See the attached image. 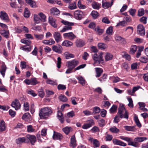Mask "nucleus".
Listing matches in <instances>:
<instances>
[{"instance_id": "1", "label": "nucleus", "mask_w": 148, "mask_h": 148, "mask_svg": "<svg viewBox=\"0 0 148 148\" xmlns=\"http://www.w3.org/2000/svg\"><path fill=\"white\" fill-rule=\"evenodd\" d=\"M122 119L124 118L126 119L128 118V113L125 110L123 105L119 106L118 109L117 115L114 118V122L116 123H118L119 121V118Z\"/></svg>"}, {"instance_id": "2", "label": "nucleus", "mask_w": 148, "mask_h": 148, "mask_svg": "<svg viewBox=\"0 0 148 148\" xmlns=\"http://www.w3.org/2000/svg\"><path fill=\"white\" fill-rule=\"evenodd\" d=\"M51 108L46 107L41 108L39 112V115L41 119H46L52 113Z\"/></svg>"}, {"instance_id": "3", "label": "nucleus", "mask_w": 148, "mask_h": 148, "mask_svg": "<svg viewBox=\"0 0 148 148\" xmlns=\"http://www.w3.org/2000/svg\"><path fill=\"white\" fill-rule=\"evenodd\" d=\"M61 23L66 25L60 31V32L61 33L64 32L68 30H71L72 27L71 26L73 25H74V23H73L69 22L64 20L61 21Z\"/></svg>"}, {"instance_id": "4", "label": "nucleus", "mask_w": 148, "mask_h": 148, "mask_svg": "<svg viewBox=\"0 0 148 148\" xmlns=\"http://www.w3.org/2000/svg\"><path fill=\"white\" fill-rule=\"evenodd\" d=\"M137 29V33L138 34L142 36H144L145 35V27L143 25L139 24L138 25Z\"/></svg>"}, {"instance_id": "5", "label": "nucleus", "mask_w": 148, "mask_h": 148, "mask_svg": "<svg viewBox=\"0 0 148 148\" xmlns=\"http://www.w3.org/2000/svg\"><path fill=\"white\" fill-rule=\"evenodd\" d=\"M120 138L123 140L127 142L128 143V145H129L132 146H136V143L135 142H133V140L131 138L123 136H121L120 137Z\"/></svg>"}, {"instance_id": "6", "label": "nucleus", "mask_w": 148, "mask_h": 148, "mask_svg": "<svg viewBox=\"0 0 148 148\" xmlns=\"http://www.w3.org/2000/svg\"><path fill=\"white\" fill-rule=\"evenodd\" d=\"M79 61L74 59L72 61L67 62L66 63V65L67 67L70 66L74 69L79 64Z\"/></svg>"}, {"instance_id": "7", "label": "nucleus", "mask_w": 148, "mask_h": 148, "mask_svg": "<svg viewBox=\"0 0 148 148\" xmlns=\"http://www.w3.org/2000/svg\"><path fill=\"white\" fill-rule=\"evenodd\" d=\"M0 17L1 20L6 22H8L10 20L8 14L4 11H1Z\"/></svg>"}, {"instance_id": "8", "label": "nucleus", "mask_w": 148, "mask_h": 148, "mask_svg": "<svg viewBox=\"0 0 148 148\" xmlns=\"http://www.w3.org/2000/svg\"><path fill=\"white\" fill-rule=\"evenodd\" d=\"M11 106L12 107L14 108L16 110L19 109L21 107V104L19 101L17 99H15L12 102Z\"/></svg>"}, {"instance_id": "9", "label": "nucleus", "mask_w": 148, "mask_h": 148, "mask_svg": "<svg viewBox=\"0 0 148 148\" xmlns=\"http://www.w3.org/2000/svg\"><path fill=\"white\" fill-rule=\"evenodd\" d=\"M26 137L27 140H29L31 144L32 145H34L36 141V137L34 135L29 134L27 135Z\"/></svg>"}, {"instance_id": "10", "label": "nucleus", "mask_w": 148, "mask_h": 148, "mask_svg": "<svg viewBox=\"0 0 148 148\" xmlns=\"http://www.w3.org/2000/svg\"><path fill=\"white\" fill-rule=\"evenodd\" d=\"M147 139V138L146 137H137L134 139V141L136 143V146H134V147H138V143L142 142Z\"/></svg>"}, {"instance_id": "11", "label": "nucleus", "mask_w": 148, "mask_h": 148, "mask_svg": "<svg viewBox=\"0 0 148 148\" xmlns=\"http://www.w3.org/2000/svg\"><path fill=\"white\" fill-rule=\"evenodd\" d=\"M84 15L83 13L80 10L75 11L74 12L75 18L78 20L81 19Z\"/></svg>"}, {"instance_id": "12", "label": "nucleus", "mask_w": 148, "mask_h": 148, "mask_svg": "<svg viewBox=\"0 0 148 148\" xmlns=\"http://www.w3.org/2000/svg\"><path fill=\"white\" fill-rule=\"evenodd\" d=\"M63 36L71 40H73L76 37V36L72 32L64 33L63 34Z\"/></svg>"}, {"instance_id": "13", "label": "nucleus", "mask_w": 148, "mask_h": 148, "mask_svg": "<svg viewBox=\"0 0 148 148\" xmlns=\"http://www.w3.org/2000/svg\"><path fill=\"white\" fill-rule=\"evenodd\" d=\"M56 20L52 17H49V22L50 24L54 28H56L57 27V24L56 23Z\"/></svg>"}, {"instance_id": "14", "label": "nucleus", "mask_w": 148, "mask_h": 148, "mask_svg": "<svg viewBox=\"0 0 148 148\" xmlns=\"http://www.w3.org/2000/svg\"><path fill=\"white\" fill-rule=\"evenodd\" d=\"M16 142L17 144H19L23 143H28L29 141L26 138L23 137L19 138L16 139Z\"/></svg>"}, {"instance_id": "15", "label": "nucleus", "mask_w": 148, "mask_h": 148, "mask_svg": "<svg viewBox=\"0 0 148 148\" xmlns=\"http://www.w3.org/2000/svg\"><path fill=\"white\" fill-rule=\"evenodd\" d=\"M53 36L57 42H58L61 41L62 37L59 32H56L54 33Z\"/></svg>"}, {"instance_id": "16", "label": "nucleus", "mask_w": 148, "mask_h": 148, "mask_svg": "<svg viewBox=\"0 0 148 148\" xmlns=\"http://www.w3.org/2000/svg\"><path fill=\"white\" fill-rule=\"evenodd\" d=\"M62 135L60 133L54 131L53 138L54 140H60L63 138Z\"/></svg>"}, {"instance_id": "17", "label": "nucleus", "mask_w": 148, "mask_h": 148, "mask_svg": "<svg viewBox=\"0 0 148 148\" xmlns=\"http://www.w3.org/2000/svg\"><path fill=\"white\" fill-rule=\"evenodd\" d=\"M113 144L114 145H118L123 146H125L127 144L126 143L116 139H114L112 140Z\"/></svg>"}, {"instance_id": "18", "label": "nucleus", "mask_w": 148, "mask_h": 148, "mask_svg": "<svg viewBox=\"0 0 148 148\" xmlns=\"http://www.w3.org/2000/svg\"><path fill=\"white\" fill-rule=\"evenodd\" d=\"M52 49L53 51L58 53H61L62 52V48L60 45L58 46L53 45L52 47Z\"/></svg>"}, {"instance_id": "19", "label": "nucleus", "mask_w": 148, "mask_h": 148, "mask_svg": "<svg viewBox=\"0 0 148 148\" xmlns=\"http://www.w3.org/2000/svg\"><path fill=\"white\" fill-rule=\"evenodd\" d=\"M94 122L93 120H90L88 123L82 126V128L83 129H88L94 125Z\"/></svg>"}, {"instance_id": "20", "label": "nucleus", "mask_w": 148, "mask_h": 148, "mask_svg": "<svg viewBox=\"0 0 148 148\" xmlns=\"http://www.w3.org/2000/svg\"><path fill=\"white\" fill-rule=\"evenodd\" d=\"M20 49L23 50L25 52H29L32 50V46H31L28 45H23L20 47Z\"/></svg>"}, {"instance_id": "21", "label": "nucleus", "mask_w": 148, "mask_h": 148, "mask_svg": "<svg viewBox=\"0 0 148 148\" xmlns=\"http://www.w3.org/2000/svg\"><path fill=\"white\" fill-rule=\"evenodd\" d=\"M77 146L75 136L74 135L72 136L71 138L70 146L73 148H74Z\"/></svg>"}, {"instance_id": "22", "label": "nucleus", "mask_w": 148, "mask_h": 148, "mask_svg": "<svg viewBox=\"0 0 148 148\" xmlns=\"http://www.w3.org/2000/svg\"><path fill=\"white\" fill-rule=\"evenodd\" d=\"M0 34L6 38H8L10 35L8 30H1L0 31Z\"/></svg>"}, {"instance_id": "23", "label": "nucleus", "mask_w": 148, "mask_h": 148, "mask_svg": "<svg viewBox=\"0 0 148 148\" xmlns=\"http://www.w3.org/2000/svg\"><path fill=\"white\" fill-rule=\"evenodd\" d=\"M95 69L96 73L95 76L97 77H99L103 72V69L100 68H95Z\"/></svg>"}, {"instance_id": "24", "label": "nucleus", "mask_w": 148, "mask_h": 148, "mask_svg": "<svg viewBox=\"0 0 148 148\" xmlns=\"http://www.w3.org/2000/svg\"><path fill=\"white\" fill-rule=\"evenodd\" d=\"M26 2L32 8L37 7L36 2L32 0H25Z\"/></svg>"}, {"instance_id": "25", "label": "nucleus", "mask_w": 148, "mask_h": 148, "mask_svg": "<svg viewBox=\"0 0 148 148\" xmlns=\"http://www.w3.org/2000/svg\"><path fill=\"white\" fill-rule=\"evenodd\" d=\"M57 117L58 119L60 121L61 123H63L64 119L62 114L61 112L59 110L58 111Z\"/></svg>"}, {"instance_id": "26", "label": "nucleus", "mask_w": 148, "mask_h": 148, "mask_svg": "<svg viewBox=\"0 0 148 148\" xmlns=\"http://www.w3.org/2000/svg\"><path fill=\"white\" fill-rule=\"evenodd\" d=\"M50 13L51 15H57L60 13V11L57 8H54L50 10Z\"/></svg>"}, {"instance_id": "27", "label": "nucleus", "mask_w": 148, "mask_h": 148, "mask_svg": "<svg viewBox=\"0 0 148 148\" xmlns=\"http://www.w3.org/2000/svg\"><path fill=\"white\" fill-rule=\"evenodd\" d=\"M76 46L79 47H82L84 45V42L83 41L80 40H77L75 42Z\"/></svg>"}, {"instance_id": "28", "label": "nucleus", "mask_w": 148, "mask_h": 148, "mask_svg": "<svg viewBox=\"0 0 148 148\" xmlns=\"http://www.w3.org/2000/svg\"><path fill=\"white\" fill-rule=\"evenodd\" d=\"M42 42L44 44L47 45H52L55 43V41L52 38L50 39L49 40H43Z\"/></svg>"}, {"instance_id": "29", "label": "nucleus", "mask_w": 148, "mask_h": 148, "mask_svg": "<svg viewBox=\"0 0 148 148\" xmlns=\"http://www.w3.org/2000/svg\"><path fill=\"white\" fill-rule=\"evenodd\" d=\"M73 43L71 42L68 40H64L62 43V45L66 47H69L73 45Z\"/></svg>"}, {"instance_id": "30", "label": "nucleus", "mask_w": 148, "mask_h": 148, "mask_svg": "<svg viewBox=\"0 0 148 148\" xmlns=\"http://www.w3.org/2000/svg\"><path fill=\"white\" fill-rule=\"evenodd\" d=\"M113 56L111 54L107 53L105 56V58L106 61L110 60L112 59Z\"/></svg>"}, {"instance_id": "31", "label": "nucleus", "mask_w": 148, "mask_h": 148, "mask_svg": "<svg viewBox=\"0 0 148 148\" xmlns=\"http://www.w3.org/2000/svg\"><path fill=\"white\" fill-rule=\"evenodd\" d=\"M92 5L93 8L98 10L100 7L101 4L95 1H93L92 4Z\"/></svg>"}, {"instance_id": "32", "label": "nucleus", "mask_w": 148, "mask_h": 148, "mask_svg": "<svg viewBox=\"0 0 148 148\" xmlns=\"http://www.w3.org/2000/svg\"><path fill=\"white\" fill-rule=\"evenodd\" d=\"M102 7L104 9H106L111 7V5H110V3L108 2H104L103 0L102 2Z\"/></svg>"}, {"instance_id": "33", "label": "nucleus", "mask_w": 148, "mask_h": 148, "mask_svg": "<svg viewBox=\"0 0 148 148\" xmlns=\"http://www.w3.org/2000/svg\"><path fill=\"white\" fill-rule=\"evenodd\" d=\"M5 130V123L3 120L1 121L0 123V132H2Z\"/></svg>"}, {"instance_id": "34", "label": "nucleus", "mask_w": 148, "mask_h": 148, "mask_svg": "<svg viewBox=\"0 0 148 148\" xmlns=\"http://www.w3.org/2000/svg\"><path fill=\"white\" fill-rule=\"evenodd\" d=\"M7 67L5 64H3L1 66V69L0 71V72L2 75L3 77H4L5 73Z\"/></svg>"}, {"instance_id": "35", "label": "nucleus", "mask_w": 148, "mask_h": 148, "mask_svg": "<svg viewBox=\"0 0 148 148\" xmlns=\"http://www.w3.org/2000/svg\"><path fill=\"white\" fill-rule=\"evenodd\" d=\"M64 56L66 59H69L70 58H73L75 56L73 54L71 53L68 52H66L64 53Z\"/></svg>"}, {"instance_id": "36", "label": "nucleus", "mask_w": 148, "mask_h": 148, "mask_svg": "<svg viewBox=\"0 0 148 148\" xmlns=\"http://www.w3.org/2000/svg\"><path fill=\"white\" fill-rule=\"evenodd\" d=\"M34 19L36 23H38L41 21V19L38 15L36 14L34 15Z\"/></svg>"}, {"instance_id": "37", "label": "nucleus", "mask_w": 148, "mask_h": 148, "mask_svg": "<svg viewBox=\"0 0 148 148\" xmlns=\"http://www.w3.org/2000/svg\"><path fill=\"white\" fill-rule=\"evenodd\" d=\"M98 46L99 49L102 50L105 49L107 47L106 44L102 42L99 43L98 44Z\"/></svg>"}, {"instance_id": "38", "label": "nucleus", "mask_w": 148, "mask_h": 148, "mask_svg": "<svg viewBox=\"0 0 148 148\" xmlns=\"http://www.w3.org/2000/svg\"><path fill=\"white\" fill-rule=\"evenodd\" d=\"M38 15L40 17L41 21L44 22L46 21V16L42 12H40L38 14Z\"/></svg>"}, {"instance_id": "39", "label": "nucleus", "mask_w": 148, "mask_h": 148, "mask_svg": "<svg viewBox=\"0 0 148 148\" xmlns=\"http://www.w3.org/2000/svg\"><path fill=\"white\" fill-rule=\"evenodd\" d=\"M109 130L112 133H117L119 132V129L117 128L115 126H114L109 129Z\"/></svg>"}, {"instance_id": "40", "label": "nucleus", "mask_w": 148, "mask_h": 148, "mask_svg": "<svg viewBox=\"0 0 148 148\" xmlns=\"http://www.w3.org/2000/svg\"><path fill=\"white\" fill-rule=\"evenodd\" d=\"M124 128L126 130L130 131H134L135 129V127L134 126H125Z\"/></svg>"}, {"instance_id": "41", "label": "nucleus", "mask_w": 148, "mask_h": 148, "mask_svg": "<svg viewBox=\"0 0 148 148\" xmlns=\"http://www.w3.org/2000/svg\"><path fill=\"white\" fill-rule=\"evenodd\" d=\"M137 50V47L136 45L132 46L130 48V53L131 54H133Z\"/></svg>"}, {"instance_id": "42", "label": "nucleus", "mask_w": 148, "mask_h": 148, "mask_svg": "<svg viewBox=\"0 0 148 148\" xmlns=\"http://www.w3.org/2000/svg\"><path fill=\"white\" fill-rule=\"evenodd\" d=\"M59 100L62 101L66 102L67 101L68 99L64 95H61L59 97Z\"/></svg>"}, {"instance_id": "43", "label": "nucleus", "mask_w": 148, "mask_h": 148, "mask_svg": "<svg viewBox=\"0 0 148 148\" xmlns=\"http://www.w3.org/2000/svg\"><path fill=\"white\" fill-rule=\"evenodd\" d=\"M92 57L95 63L98 62L99 63V58L98 57L96 53H94L92 55Z\"/></svg>"}, {"instance_id": "44", "label": "nucleus", "mask_w": 148, "mask_h": 148, "mask_svg": "<svg viewBox=\"0 0 148 148\" xmlns=\"http://www.w3.org/2000/svg\"><path fill=\"white\" fill-rule=\"evenodd\" d=\"M31 84L33 85H36L39 83L35 78H32L31 79Z\"/></svg>"}, {"instance_id": "45", "label": "nucleus", "mask_w": 148, "mask_h": 148, "mask_svg": "<svg viewBox=\"0 0 148 148\" xmlns=\"http://www.w3.org/2000/svg\"><path fill=\"white\" fill-rule=\"evenodd\" d=\"M79 81V83L82 85L84 86L85 84V80L82 77H79L77 78Z\"/></svg>"}, {"instance_id": "46", "label": "nucleus", "mask_w": 148, "mask_h": 148, "mask_svg": "<svg viewBox=\"0 0 148 148\" xmlns=\"http://www.w3.org/2000/svg\"><path fill=\"white\" fill-rule=\"evenodd\" d=\"M134 120L136 124V125L139 127H141V125L140 122L139 121L137 116H135L134 117Z\"/></svg>"}, {"instance_id": "47", "label": "nucleus", "mask_w": 148, "mask_h": 148, "mask_svg": "<svg viewBox=\"0 0 148 148\" xmlns=\"http://www.w3.org/2000/svg\"><path fill=\"white\" fill-rule=\"evenodd\" d=\"M30 16V12L28 9L25 8L24 12V16L26 18H28Z\"/></svg>"}, {"instance_id": "48", "label": "nucleus", "mask_w": 148, "mask_h": 148, "mask_svg": "<svg viewBox=\"0 0 148 148\" xmlns=\"http://www.w3.org/2000/svg\"><path fill=\"white\" fill-rule=\"evenodd\" d=\"M113 27L112 26L109 27L106 30V33L108 35H111L112 34Z\"/></svg>"}, {"instance_id": "49", "label": "nucleus", "mask_w": 148, "mask_h": 148, "mask_svg": "<svg viewBox=\"0 0 148 148\" xmlns=\"http://www.w3.org/2000/svg\"><path fill=\"white\" fill-rule=\"evenodd\" d=\"M34 36L35 38L37 40H41L43 39L44 37V35L42 34H34Z\"/></svg>"}, {"instance_id": "50", "label": "nucleus", "mask_w": 148, "mask_h": 148, "mask_svg": "<svg viewBox=\"0 0 148 148\" xmlns=\"http://www.w3.org/2000/svg\"><path fill=\"white\" fill-rule=\"evenodd\" d=\"M23 107L24 110L25 111H28L29 110V107L28 102H26L24 103Z\"/></svg>"}, {"instance_id": "51", "label": "nucleus", "mask_w": 148, "mask_h": 148, "mask_svg": "<svg viewBox=\"0 0 148 148\" xmlns=\"http://www.w3.org/2000/svg\"><path fill=\"white\" fill-rule=\"evenodd\" d=\"M100 111V108L98 107H95L93 108V111L92 114L95 115V114L99 113Z\"/></svg>"}, {"instance_id": "52", "label": "nucleus", "mask_w": 148, "mask_h": 148, "mask_svg": "<svg viewBox=\"0 0 148 148\" xmlns=\"http://www.w3.org/2000/svg\"><path fill=\"white\" fill-rule=\"evenodd\" d=\"M145 11L143 8H142L139 9L138 11V16H140L144 15Z\"/></svg>"}, {"instance_id": "53", "label": "nucleus", "mask_w": 148, "mask_h": 148, "mask_svg": "<svg viewBox=\"0 0 148 148\" xmlns=\"http://www.w3.org/2000/svg\"><path fill=\"white\" fill-rule=\"evenodd\" d=\"M91 15L93 18L96 19L99 16V14L98 12L95 11H93L91 13Z\"/></svg>"}, {"instance_id": "54", "label": "nucleus", "mask_w": 148, "mask_h": 148, "mask_svg": "<svg viewBox=\"0 0 148 148\" xmlns=\"http://www.w3.org/2000/svg\"><path fill=\"white\" fill-rule=\"evenodd\" d=\"M129 103L128 104V106L130 108H133L134 105L133 103V101L131 98H127Z\"/></svg>"}, {"instance_id": "55", "label": "nucleus", "mask_w": 148, "mask_h": 148, "mask_svg": "<svg viewBox=\"0 0 148 148\" xmlns=\"http://www.w3.org/2000/svg\"><path fill=\"white\" fill-rule=\"evenodd\" d=\"M103 55V53L102 52H99V56L98 57L99 60V63H103L104 61L103 59L102 55Z\"/></svg>"}, {"instance_id": "56", "label": "nucleus", "mask_w": 148, "mask_h": 148, "mask_svg": "<svg viewBox=\"0 0 148 148\" xmlns=\"http://www.w3.org/2000/svg\"><path fill=\"white\" fill-rule=\"evenodd\" d=\"M69 8L71 10H73L76 8V4L75 2L70 4Z\"/></svg>"}, {"instance_id": "57", "label": "nucleus", "mask_w": 148, "mask_h": 148, "mask_svg": "<svg viewBox=\"0 0 148 148\" xmlns=\"http://www.w3.org/2000/svg\"><path fill=\"white\" fill-rule=\"evenodd\" d=\"M21 41L22 43L25 44L26 45L31 46V42L30 41L27 40H25L24 39H21Z\"/></svg>"}, {"instance_id": "58", "label": "nucleus", "mask_w": 148, "mask_h": 148, "mask_svg": "<svg viewBox=\"0 0 148 148\" xmlns=\"http://www.w3.org/2000/svg\"><path fill=\"white\" fill-rule=\"evenodd\" d=\"M98 123L100 127H103L105 124V121L103 119H101L98 121Z\"/></svg>"}, {"instance_id": "59", "label": "nucleus", "mask_w": 148, "mask_h": 148, "mask_svg": "<svg viewBox=\"0 0 148 148\" xmlns=\"http://www.w3.org/2000/svg\"><path fill=\"white\" fill-rule=\"evenodd\" d=\"M147 17L146 16H143L140 19V22L143 23L144 24L147 23Z\"/></svg>"}, {"instance_id": "60", "label": "nucleus", "mask_w": 148, "mask_h": 148, "mask_svg": "<svg viewBox=\"0 0 148 148\" xmlns=\"http://www.w3.org/2000/svg\"><path fill=\"white\" fill-rule=\"evenodd\" d=\"M38 92L39 93L38 95L41 97L42 98L44 96V92L43 90L42 89H40L38 90Z\"/></svg>"}, {"instance_id": "61", "label": "nucleus", "mask_w": 148, "mask_h": 148, "mask_svg": "<svg viewBox=\"0 0 148 148\" xmlns=\"http://www.w3.org/2000/svg\"><path fill=\"white\" fill-rule=\"evenodd\" d=\"M117 106L114 105L112 106V107L110 110V113H113L114 112L117 110Z\"/></svg>"}, {"instance_id": "62", "label": "nucleus", "mask_w": 148, "mask_h": 148, "mask_svg": "<svg viewBox=\"0 0 148 148\" xmlns=\"http://www.w3.org/2000/svg\"><path fill=\"white\" fill-rule=\"evenodd\" d=\"M93 144L95 147H98L99 146V142L96 139H94L93 140Z\"/></svg>"}, {"instance_id": "63", "label": "nucleus", "mask_w": 148, "mask_h": 148, "mask_svg": "<svg viewBox=\"0 0 148 148\" xmlns=\"http://www.w3.org/2000/svg\"><path fill=\"white\" fill-rule=\"evenodd\" d=\"M112 136L111 135L107 134L105 137V139L106 141H110L112 139Z\"/></svg>"}, {"instance_id": "64", "label": "nucleus", "mask_w": 148, "mask_h": 148, "mask_svg": "<svg viewBox=\"0 0 148 148\" xmlns=\"http://www.w3.org/2000/svg\"><path fill=\"white\" fill-rule=\"evenodd\" d=\"M30 116V114L29 113H26L22 117V119L23 120H26Z\"/></svg>"}]
</instances>
